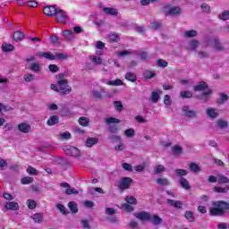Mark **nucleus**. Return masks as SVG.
<instances>
[{
    "instance_id": "e433bc0d",
    "label": "nucleus",
    "mask_w": 229,
    "mask_h": 229,
    "mask_svg": "<svg viewBox=\"0 0 229 229\" xmlns=\"http://www.w3.org/2000/svg\"><path fill=\"white\" fill-rule=\"evenodd\" d=\"M33 177L25 176L21 179V185H30V183H33Z\"/></svg>"
},
{
    "instance_id": "f3484780",
    "label": "nucleus",
    "mask_w": 229,
    "mask_h": 229,
    "mask_svg": "<svg viewBox=\"0 0 229 229\" xmlns=\"http://www.w3.org/2000/svg\"><path fill=\"white\" fill-rule=\"evenodd\" d=\"M214 192H216L217 194H226L229 191V185H225V187L221 186H215L213 188Z\"/></svg>"
},
{
    "instance_id": "7c9ffc66",
    "label": "nucleus",
    "mask_w": 229,
    "mask_h": 229,
    "mask_svg": "<svg viewBox=\"0 0 229 229\" xmlns=\"http://www.w3.org/2000/svg\"><path fill=\"white\" fill-rule=\"evenodd\" d=\"M63 36L66 40H72V38H74V32H72V30H66L63 31Z\"/></svg>"
},
{
    "instance_id": "4468645a",
    "label": "nucleus",
    "mask_w": 229,
    "mask_h": 229,
    "mask_svg": "<svg viewBox=\"0 0 229 229\" xmlns=\"http://www.w3.org/2000/svg\"><path fill=\"white\" fill-rule=\"evenodd\" d=\"M207 115L209 116L210 119H216V117H219V111L213 107H208L207 109Z\"/></svg>"
},
{
    "instance_id": "4c0bfd02",
    "label": "nucleus",
    "mask_w": 229,
    "mask_h": 229,
    "mask_svg": "<svg viewBox=\"0 0 229 229\" xmlns=\"http://www.w3.org/2000/svg\"><path fill=\"white\" fill-rule=\"evenodd\" d=\"M180 96L182 99H191L192 98V92L190 90L181 91Z\"/></svg>"
},
{
    "instance_id": "338daca9",
    "label": "nucleus",
    "mask_w": 229,
    "mask_h": 229,
    "mask_svg": "<svg viewBox=\"0 0 229 229\" xmlns=\"http://www.w3.org/2000/svg\"><path fill=\"white\" fill-rule=\"evenodd\" d=\"M60 139H63V140H69L71 139V132L64 131L60 134Z\"/></svg>"
},
{
    "instance_id": "e2e57ef3",
    "label": "nucleus",
    "mask_w": 229,
    "mask_h": 229,
    "mask_svg": "<svg viewBox=\"0 0 229 229\" xmlns=\"http://www.w3.org/2000/svg\"><path fill=\"white\" fill-rule=\"evenodd\" d=\"M210 94H212V89H208V91L202 93L200 99H204V102L207 103L208 96H210Z\"/></svg>"
},
{
    "instance_id": "69168bd1",
    "label": "nucleus",
    "mask_w": 229,
    "mask_h": 229,
    "mask_svg": "<svg viewBox=\"0 0 229 229\" xmlns=\"http://www.w3.org/2000/svg\"><path fill=\"white\" fill-rule=\"evenodd\" d=\"M219 19L222 21H228L229 20V11H224L220 15Z\"/></svg>"
},
{
    "instance_id": "6e6552de",
    "label": "nucleus",
    "mask_w": 229,
    "mask_h": 229,
    "mask_svg": "<svg viewBox=\"0 0 229 229\" xmlns=\"http://www.w3.org/2000/svg\"><path fill=\"white\" fill-rule=\"evenodd\" d=\"M56 6L55 5L46 6L43 9V13H45L47 17H54V15L56 14Z\"/></svg>"
},
{
    "instance_id": "774afa93",
    "label": "nucleus",
    "mask_w": 229,
    "mask_h": 229,
    "mask_svg": "<svg viewBox=\"0 0 229 229\" xmlns=\"http://www.w3.org/2000/svg\"><path fill=\"white\" fill-rule=\"evenodd\" d=\"M81 224L82 225L83 229H89L90 228V224H89V220H87V219L81 220Z\"/></svg>"
},
{
    "instance_id": "423d86ee",
    "label": "nucleus",
    "mask_w": 229,
    "mask_h": 229,
    "mask_svg": "<svg viewBox=\"0 0 229 229\" xmlns=\"http://www.w3.org/2000/svg\"><path fill=\"white\" fill-rule=\"evenodd\" d=\"M55 15V21L57 22H60L61 24L65 23L68 19L67 13H65L62 9H57Z\"/></svg>"
},
{
    "instance_id": "0e129e2a",
    "label": "nucleus",
    "mask_w": 229,
    "mask_h": 229,
    "mask_svg": "<svg viewBox=\"0 0 229 229\" xmlns=\"http://www.w3.org/2000/svg\"><path fill=\"white\" fill-rule=\"evenodd\" d=\"M172 103H173V100H171V96L165 95V97H164V104L166 106H171Z\"/></svg>"
},
{
    "instance_id": "72a5a7b5",
    "label": "nucleus",
    "mask_w": 229,
    "mask_h": 229,
    "mask_svg": "<svg viewBox=\"0 0 229 229\" xmlns=\"http://www.w3.org/2000/svg\"><path fill=\"white\" fill-rule=\"evenodd\" d=\"M68 207L72 214H78V204L74 201L68 203Z\"/></svg>"
},
{
    "instance_id": "f704fd0d",
    "label": "nucleus",
    "mask_w": 229,
    "mask_h": 229,
    "mask_svg": "<svg viewBox=\"0 0 229 229\" xmlns=\"http://www.w3.org/2000/svg\"><path fill=\"white\" fill-rule=\"evenodd\" d=\"M198 35V31L191 30H186L183 33V37L186 38H192V37H196Z\"/></svg>"
},
{
    "instance_id": "58836bf2",
    "label": "nucleus",
    "mask_w": 229,
    "mask_h": 229,
    "mask_svg": "<svg viewBox=\"0 0 229 229\" xmlns=\"http://www.w3.org/2000/svg\"><path fill=\"white\" fill-rule=\"evenodd\" d=\"M89 123H90V120L87 117L82 116V117L79 118V124L81 126L87 127V126H89Z\"/></svg>"
},
{
    "instance_id": "9d476101",
    "label": "nucleus",
    "mask_w": 229,
    "mask_h": 229,
    "mask_svg": "<svg viewBox=\"0 0 229 229\" xmlns=\"http://www.w3.org/2000/svg\"><path fill=\"white\" fill-rule=\"evenodd\" d=\"M18 130L21 133H30L31 131V125L26 123H21L18 124Z\"/></svg>"
},
{
    "instance_id": "c03bdc74",
    "label": "nucleus",
    "mask_w": 229,
    "mask_h": 229,
    "mask_svg": "<svg viewBox=\"0 0 229 229\" xmlns=\"http://www.w3.org/2000/svg\"><path fill=\"white\" fill-rule=\"evenodd\" d=\"M198 46H199V41H198V39H192L190 41V47L191 51H196V49H198Z\"/></svg>"
},
{
    "instance_id": "393cba45",
    "label": "nucleus",
    "mask_w": 229,
    "mask_h": 229,
    "mask_svg": "<svg viewBox=\"0 0 229 229\" xmlns=\"http://www.w3.org/2000/svg\"><path fill=\"white\" fill-rule=\"evenodd\" d=\"M125 80L131 81V83H135L137 81V75L132 72H128L125 74Z\"/></svg>"
},
{
    "instance_id": "6e6d98bb",
    "label": "nucleus",
    "mask_w": 229,
    "mask_h": 229,
    "mask_svg": "<svg viewBox=\"0 0 229 229\" xmlns=\"http://www.w3.org/2000/svg\"><path fill=\"white\" fill-rule=\"evenodd\" d=\"M175 173L177 176H181V178H182V176H187L189 174V171L185 169H176Z\"/></svg>"
},
{
    "instance_id": "473e14b6",
    "label": "nucleus",
    "mask_w": 229,
    "mask_h": 229,
    "mask_svg": "<svg viewBox=\"0 0 229 229\" xmlns=\"http://www.w3.org/2000/svg\"><path fill=\"white\" fill-rule=\"evenodd\" d=\"M217 183L219 185H223L225 183H229V179H228V177H226L223 174H218L217 175Z\"/></svg>"
},
{
    "instance_id": "c756f323",
    "label": "nucleus",
    "mask_w": 229,
    "mask_h": 229,
    "mask_svg": "<svg viewBox=\"0 0 229 229\" xmlns=\"http://www.w3.org/2000/svg\"><path fill=\"white\" fill-rule=\"evenodd\" d=\"M35 223H43L44 222V213H36L32 217Z\"/></svg>"
},
{
    "instance_id": "a211bd4d",
    "label": "nucleus",
    "mask_w": 229,
    "mask_h": 229,
    "mask_svg": "<svg viewBox=\"0 0 229 229\" xmlns=\"http://www.w3.org/2000/svg\"><path fill=\"white\" fill-rule=\"evenodd\" d=\"M163 23L161 21H155L150 22L149 29L157 31V30H162Z\"/></svg>"
},
{
    "instance_id": "c85d7f7f",
    "label": "nucleus",
    "mask_w": 229,
    "mask_h": 229,
    "mask_svg": "<svg viewBox=\"0 0 229 229\" xmlns=\"http://www.w3.org/2000/svg\"><path fill=\"white\" fill-rule=\"evenodd\" d=\"M179 183L181 187L185 191H189V189H191V186L189 185V181H187V179H185L184 177L180 178Z\"/></svg>"
},
{
    "instance_id": "aec40b11",
    "label": "nucleus",
    "mask_w": 229,
    "mask_h": 229,
    "mask_svg": "<svg viewBox=\"0 0 229 229\" xmlns=\"http://www.w3.org/2000/svg\"><path fill=\"white\" fill-rule=\"evenodd\" d=\"M30 69L32 72H36V74L42 72V66L38 63H30Z\"/></svg>"
},
{
    "instance_id": "20e7f679",
    "label": "nucleus",
    "mask_w": 229,
    "mask_h": 229,
    "mask_svg": "<svg viewBox=\"0 0 229 229\" xmlns=\"http://www.w3.org/2000/svg\"><path fill=\"white\" fill-rule=\"evenodd\" d=\"M133 179H131V177H122L118 184V189H120V191H126L131 187Z\"/></svg>"
},
{
    "instance_id": "8fccbe9b",
    "label": "nucleus",
    "mask_w": 229,
    "mask_h": 229,
    "mask_svg": "<svg viewBox=\"0 0 229 229\" xmlns=\"http://www.w3.org/2000/svg\"><path fill=\"white\" fill-rule=\"evenodd\" d=\"M108 131L112 134H117L119 133V126L115 124L110 125Z\"/></svg>"
},
{
    "instance_id": "c9c22d12",
    "label": "nucleus",
    "mask_w": 229,
    "mask_h": 229,
    "mask_svg": "<svg viewBox=\"0 0 229 229\" xmlns=\"http://www.w3.org/2000/svg\"><path fill=\"white\" fill-rule=\"evenodd\" d=\"M213 47H215L218 52L223 51V46H221V41H219V39L217 38L213 39Z\"/></svg>"
},
{
    "instance_id": "09e8293b",
    "label": "nucleus",
    "mask_w": 229,
    "mask_h": 229,
    "mask_svg": "<svg viewBox=\"0 0 229 229\" xmlns=\"http://www.w3.org/2000/svg\"><path fill=\"white\" fill-rule=\"evenodd\" d=\"M106 124H119L121 123V120L114 117H109L106 120Z\"/></svg>"
},
{
    "instance_id": "f8f14e48",
    "label": "nucleus",
    "mask_w": 229,
    "mask_h": 229,
    "mask_svg": "<svg viewBox=\"0 0 229 229\" xmlns=\"http://www.w3.org/2000/svg\"><path fill=\"white\" fill-rule=\"evenodd\" d=\"M207 89H208V84L205 81H200L198 85L193 87L194 92H201L207 90Z\"/></svg>"
},
{
    "instance_id": "f257e3e1",
    "label": "nucleus",
    "mask_w": 229,
    "mask_h": 229,
    "mask_svg": "<svg viewBox=\"0 0 229 229\" xmlns=\"http://www.w3.org/2000/svg\"><path fill=\"white\" fill-rule=\"evenodd\" d=\"M67 74V71L64 72H61L55 75L57 80V85L59 87V92L62 96H66V94H71L72 92V88L69 86V81L65 79V75Z\"/></svg>"
},
{
    "instance_id": "0eeeda50",
    "label": "nucleus",
    "mask_w": 229,
    "mask_h": 229,
    "mask_svg": "<svg viewBox=\"0 0 229 229\" xmlns=\"http://www.w3.org/2000/svg\"><path fill=\"white\" fill-rule=\"evenodd\" d=\"M166 17L172 16L174 17L176 15H182V8L180 6H173L170 7L169 10L165 13Z\"/></svg>"
},
{
    "instance_id": "5fc2aeb1",
    "label": "nucleus",
    "mask_w": 229,
    "mask_h": 229,
    "mask_svg": "<svg viewBox=\"0 0 229 229\" xmlns=\"http://www.w3.org/2000/svg\"><path fill=\"white\" fill-rule=\"evenodd\" d=\"M109 140H111V142H121L122 138L121 136H117L115 134H111L108 136Z\"/></svg>"
},
{
    "instance_id": "a18cd8bd",
    "label": "nucleus",
    "mask_w": 229,
    "mask_h": 229,
    "mask_svg": "<svg viewBox=\"0 0 229 229\" xmlns=\"http://www.w3.org/2000/svg\"><path fill=\"white\" fill-rule=\"evenodd\" d=\"M2 49L4 53H10V51H13L14 47L12 44L2 45Z\"/></svg>"
},
{
    "instance_id": "412c9836",
    "label": "nucleus",
    "mask_w": 229,
    "mask_h": 229,
    "mask_svg": "<svg viewBox=\"0 0 229 229\" xmlns=\"http://www.w3.org/2000/svg\"><path fill=\"white\" fill-rule=\"evenodd\" d=\"M58 123H60V118L56 115L50 116L47 121V126H55V124H58Z\"/></svg>"
},
{
    "instance_id": "603ef678",
    "label": "nucleus",
    "mask_w": 229,
    "mask_h": 229,
    "mask_svg": "<svg viewBox=\"0 0 229 229\" xmlns=\"http://www.w3.org/2000/svg\"><path fill=\"white\" fill-rule=\"evenodd\" d=\"M165 166H164L163 165H158L156 166L155 174H162V173H165Z\"/></svg>"
},
{
    "instance_id": "9b49d317",
    "label": "nucleus",
    "mask_w": 229,
    "mask_h": 229,
    "mask_svg": "<svg viewBox=\"0 0 229 229\" xmlns=\"http://www.w3.org/2000/svg\"><path fill=\"white\" fill-rule=\"evenodd\" d=\"M136 217L140 221H151V215H149V212H146V211H141L140 213H137Z\"/></svg>"
},
{
    "instance_id": "a19ab883",
    "label": "nucleus",
    "mask_w": 229,
    "mask_h": 229,
    "mask_svg": "<svg viewBox=\"0 0 229 229\" xmlns=\"http://www.w3.org/2000/svg\"><path fill=\"white\" fill-rule=\"evenodd\" d=\"M27 207L30 210H35V208H37V201H35L34 199H28Z\"/></svg>"
},
{
    "instance_id": "052dcab7",
    "label": "nucleus",
    "mask_w": 229,
    "mask_h": 229,
    "mask_svg": "<svg viewBox=\"0 0 229 229\" xmlns=\"http://www.w3.org/2000/svg\"><path fill=\"white\" fill-rule=\"evenodd\" d=\"M124 135L128 138L135 136V130L133 128H130L124 131Z\"/></svg>"
},
{
    "instance_id": "1a4fd4ad",
    "label": "nucleus",
    "mask_w": 229,
    "mask_h": 229,
    "mask_svg": "<svg viewBox=\"0 0 229 229\" xmlns=\"http://www.w3.org/2000/svg\"><path fill=\"white\" fill-rule=\"evenodd\" d=\"M182 112L185 117H189V118L198 117V112L194 110H191V107H189V106H184L182 107Z\"/></svg>"
},
{
    "instance_id": "864d4df0",
    "label": "nucleus",
    "mask_w": 229,
    "mask_h": 229,
    "mask_svg": "<svg viewBox=\"0 0 229 229\" xmlns=\"http://www.w3.org/2000/svg\"><path fill=\"white\" fill-rule=\"evenodd\" d=\"M189 169H191L193 173H198V172L201 171V168L196 163H191L190 165Z\"/></svg>"
},
{
    "instance_id": "13d9d810",
    "label": "nucleus",
    "mask_w": 229,
    "mask_h": 229,
    "mask_svg": "<svg viewBox=\"0 0 229 229\" xmlns=\"http://www.w3.org/2000/svg\"><path fill=\"white\" fill-rule=\"evenodd\" d=\"M157 64L158 67H163V69H165V67H167L169 65V63H167V61L164 59H158L157 61Z\"/></svg>"
},
{
    "instance_id": "4d7b16f0",
    "label": "nucleus",
    "mask_w": 229,
    "mask_h": 229,
    "mask_svg": "<svg viewBox=\"0 0 229 229\" xmlns=\"http://www.w3.org/2000/svg\"><path fill=\"white\" fill-rule=\"evenodd\" d=\"M217 126L218 128L225 130V128H228V122L220 119L217 121Z\"/></svg>"
},
{
    "instance_id": "cd10ccee",
    "label": "nucleus",
    "mask_w": 229,
    "mask_h": 229,
    "mask_svg": "<svg viewBox=\"0 0 229 229\" xmlns=\"http://www.w3.org/2000/svg\"><path fill=\"white\" fill-rule=\"evenodd\" d=\"M104 13H106V15H118L119 12L115 8H110V7H105L103 9Z\"/></svg>"
},
{
    "instance_id": "bb28decb",
    "label": "nucleus",
    "mask_w": 229,
    "mask_h": 229,
    "mask_svg": "<svg viewBox=\"0 0 229 229\" xmlns=\"http://www.w3.org/2000/svg\"><path fill=\"white\" fill-rule=\"evenodd\" d=\"M98 140H99L98 138L89 137L86 140V147L92 148V146H95V144H98Z\"/></svg>"
},
{
    "instance_id": "de8ad7c7",
    "label": "nucleus",
    "mask_w": 229,
    "mask_h": 229,
    "mask_svg": "<svg viewBox=\"0 0 229 229\" xmlns=\"http://www.w3.org/2000/svg\"><path fill=\"white\" fill-rule=\"evenodd\" d=\"M121 208H123L125 212H133L134 210V208L131 206V204H128V203H123Z\"/></svg>"
},
{
    "instance_id": "ea45409f",
    "label": "nucleus",
    "mask_w": 229,
    "mask_h": 229,
    "mask_svg": "<svg viewBox=\"0 0 229 229\" xmlns=\"http://www.w3.org/2000/svg\"><path fill=\"white\" fill-rule=\"evenodd\" d=\"M107 85H113L114 87H121L122 85H124V82L123 81L116 79L114 81H109L107 82Z\"/></svg>"
},
{
    "instance_id": "b1692460",
    "label": "nucleus",
    "mask_w": 229,
    "mask_h": 229,
    "mask_svg": "<svg viewBox=\"0 0 229 229\" xmlns=\"http://www.w3.org/2000/svg\"><path fill=\"white\" fill-rule=\"evenodd\" d=\"M93 98L95 99H103V95L105 94V89H100L99 90L96 89L92 92Z\"/></svg>"
},
{
    "instance_id": "2f4dec72",
    "label": "nucleus",
    "mask_w": 229,
    "mask_h": 229,
    "mask_svg": "<svg viewBox=\"0 0 229 229\" xmlns=\"http://www.w3.org/2000/svg\"><path fill=\"white\" fill-rule=\"evenodd\" d=\"M157 76V73L153 71L147 70L143 72V77L145 80H151Z\"/></svg>"
},
{
    "instance_id": "49530a36",
    "label": "nucleus",
    "mask_w": 229,
    "mask_h": 229,
    "mask_svg": "<svg viewBox=\"0 0 229 229\" xmlns=\"http://www.w3.org/2000/svg\"><path fill=\"white\" fill-rule=\"evenodd\" d=\"M229 97L226 94H221V97L219 98L216 99V103L218 105H223V103H225V101H228Z\"/></svg>"
},
{
    "instance_id": "4be33fe9",
    "label": "nucleus",
    "mask_w": 229,
    "mask_h": 229,
    "mask_svg": "<svg viewBox=\"0 0 229 229\" xmlns=\"http://www.w3.org/2000/svg\"><path fill=\"white\" fill-rule=\"evenodd\" d=\"M184 217L189 221V223H194L196 221V217L194 216V212L188 210L184 213Z\"/></svg>"
},
{
    "instance_id": "680f3d73",
    "label": "nucleus",
    "mask_w": 229,
    "mask_h": 229,
    "mask_svg": "<svg viewBox=\"0 0 229 229\" xmlns=\"http://www.w3.org/2000/svg\"><path fill=\"white\" fill-rule=\"evenodd\" d=\"M56 208L62 212L64 215L65 214H69V212L67 211V209L65 208V206H64V204H56Z\"/></svg>"
},
{
    "instance_id": "f03ea898",
    "label": "nucleus",
    "mask_w": 229,
    "mask_h": 229,
    "mask_svg": "<svg viewBox=\"0 0 229 229\" xmlns=\"http://www.w3.org/2000/svg\"><path fill=\"white\" fill-rule=\"evenodd\" d=\"M213 208H209L211 216H225V211L229 210V203L225 200L214 201Z\"/></svg>"
},
{
    "instance_id": "ddd939ff",
    "label": "nucleus",
    "mask_w": 229,
    "mask_h": 229,
    "mask_svg": "<svg viewBox=\"0 0 229 229\" xmlns=\"http://www.w3.org/2000/svg\"><path fill=\"white\" fill-rule=\"evenodd\" d=\"M13 40L14 42H21V40H24V32L21 30H16L13 33Z\"/></svg>"
},
{
    "instance_id": "5701e85b",
    "label": "nucleus",
    "mask_w": 229,
    "mask_h": 229,
    "mask_svg": "<svg viewBox=\"0 0 229 229\" xmlns=\"http://www.w3.org/2000/svg\"><path fill=\"white\" fill-rule=\"evenodd\" d=\"M183 153V148L180 147L179 145H175L172 148V155L174 157H179V155H182Z\"/></svg>"
},
{
    "instance_id": "7ed1b4c3",
    "label": "nucleus",
    "mask_w": 229,
    "mask_h": 229,
    "mask_svg": "<svg viewBox=\"0 0 229 229\" xmlns=\"http://www.w3.org/2000/svg\"><path fill=\"white\" fill-rule=\"evenodd\" d=\"M39 58H46L47 60H67V54L58 53L55 55H51L47 52H38L36 54Z\"/></svg>"
},
{
    "instance_id": "39448f33",
    "label": "nucleus",
    "mask_w": 229,
    "mask_h": 229,
    "mask_svg": "<svg viewBox=\"0 0 229 229\" xmlns=\"http://www.w3.org/2000/svg\"><path fill=\"white\" fill-rule=\"evenodd\" d=\"M64 151L65 155H68V157H80L81 152L80 149L76 147H71V146H66L64 148Z\"/></svg>"
},
{
    "instance_id": "dca6fc26",
    "label": "nucleus",
    "mask_w": 229,
    "mask_h": 229,
    "mask_svg": "<svg viewBox=\"0 0 229 229\" xmlns=\"http://www.w3.org/2000/svg\"><path fill=\"white\" fill-rule=\"evenodd\" d=\"M160 94H162V90L160 89L153 91L150 96L151 103H158V99H160Z\"/></svg>"
},
{
    "instance_id": "2eb2a0df",
    "label": "nucleus",
    "mask_w": 229,
    "mask_h": 229,
    "mask_svg": "<svg viewBox=\"0 0 229 229\" xmlns=\"http://www.w3.org/2000/svg\"><path fill=\"white\" fill-rule=\"evenodd\" d=\"M166 202L168 205H170V207H174V208H183V204L180 200H174V199H168L166 200Z\"/></svg>"
},
{
    "instance_id": "6ab92c4d",
    "label": "nucleus",
    "mask_w": 229,
    "mask_h": 229,
    "mask_svg": "<svg viewBox=\"0 0 229 229\" xmlns=\"http://www.w3.org/2000/svg\"><path fill=\"white\" fill-rule=\"evenodd\" d=\"M150 221L152 223V225H155V226H158L160 225H162L163 220L161 217H159L158 215L154 214L152 215V216H150Z\"/></svg>"
},
{
    "instance_id": "3c124183",
    "label": "nucleus",
    "mask_w": 229,
    "mask_h": 229,
    "mask_svg": "<svg viewBox=\"0 0 229 229\" xmlns=\"http://www.w3.org/2000/svg\"><path fill=\"white\" fill-rule=\"evenodd\" d=\"M23 80L27 83H30V81H33L35 80V75H33L32 73H27L23 76Z\"/></svg>"
},
{
    "instance_id": "79ce46f5",
    "label": "nucleus",
    "mask_w": 229,
    "mask_h": 229,
    "mask_svg": "<svg viewBox=\"0 0 229 229\" xmlns=\"http://www.w3.org/2000/svg\"><path fill=\"white\" fill-rule=\"evenodd\" d=\"M125 201L128 205H137V199L133 196L125 197Z\"/></svg>"
},
{
    "instance_id": "37998d69",
    "label": "nucleus",
    "mask_w": 229,
    "mask_h": 229,
    "mask_svg": "<svg viewBox=\"0 0 229 229\" xmlns=\"http://www.w3.org/2000/svg\"><path fill=\"white\" fill-rule=\"evenodd\" d=\"M200 10H202L203 13H210L212 12V9L210 8V5L208 4H202L200 5Z\"/></svg>"
},
{
    "instance_id": "a878e982",
    "label": "nucleus",
    "mask_w": 229,
    "mask_h": 229,
    "mask_svg": "<svg viewBox=\"0 0 229 229\" xmlns=\"http://www.w3.org/2000/svg\"><path fill=\"white\" fill-rule=\"evenodd\" d=\"M5 208L7 210H19V203L17 202H6Z\"/></svg>"
},
{
    "instance_id": "bf43d9fd",
    "label": "nucleus",
    "mask_w": 229,
    "mask_h": 229,
    "mask_svg": "<svg viewBox=\"0 0 229 229\" xmlns=\"http://www.w3.org/2000/svg\"><path fill=\"white\" fill-rule=\"evenodd\" d=\"M89 58L92 60V62H94V64H96V65H101V64H103V59H101V57L89 56Z\"/></svg>"
}]
</instances>
